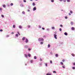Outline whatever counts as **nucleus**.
Masks as SVG:
<instances>
[{
  "label": "nucleus",
  "mask_w": 75,
  "mask_h": 75,
  "mask_svg": "<svg viewBox=\"0 0 75 75\" xmlns=\"http://www.w3.org/2000/svg\"><path fill=\"white\" fill-rule=\"evenodd\" d=\"M62 62H65V60H64V59H63V60H62Z\"/></svg>",
  "instance_id": "38"
},
{
  "label": "nucleus",
  "mask_w": 75,
  "mask_h": 75,
  "mask_svg": "<svg viewBox=\"0 0 75 75\" xmlns=\"http://www.w3.org/2000/svg\"><path fill=\"white\" fill-rule=\"evenodd\" d=\"M34 59H37V57L36 56L34 57Z\"/></svg>",
  "instance_id": "19"
},
{
  "label": "nucleus",
  "mask_w": 75,
  "mask_h": 75,
  "mask_svg": "<svg viewBox=\"0 0 75 75\" xmlns=\"http://www.w3.org/2000/svg\"><path fill=\"white\" fill-rule=\"evenodd\" d=\"M64 34V35H68V34L67 33H65Z\"/></svg>",
  "instance_id": "8"
},
{
  "label": "nucleus",
  "mask_w": 75,
  "mask_h": 75,
  "mask_svg": "<svg viewBox=\"0 0 75 75\" xmlns=\"http://www.w3.org/2000/svg\"><path fill=\"white\" fill-rule=\"evenodd\" d=\"M45 65H46V67H47V64H45Z\"/></svg>",
  "instance_id": "53"
},
{
  "label": "nucleus",
  "mask_w": 75,
  "mask_h": 75,
  "mask_svg": "<svg viewBox=\"0 0 75 75\" xmlns=\"http://www.w3.org/2000/svg\"><path fill=\"white\" fill-rule=\"evenodd\" d=\"M1 17H3V18H4V15H2Z\"/></svg>",
  "instance_id": "32"
},
{
  "label": "nucleus",
  "mask_w": 75,
  "mask_h": 75,
  "mask_svg": "<svg viewBox=\"0 0 75 75\" xmlns=\"http://www.w3.org/2000/svg\"><path fill=\"white\" fill-rule=\"evenodd\" d=\"M6 37H9V35H7L6 36Z\"/></svg>",
  "instance_id": "47"
},
{
  "label": "nucleus",
  "mask_w": 75,
  "mask_h": 75,
  "mask_svg": "<svg viewBox=\"0 0 75 75\" xmlns=\"http://www.w3.org/2000/svg\"><path fill=\"white\" fill-rule=\"evenodd\" d=\"M16 37H18V35L17 34H16Z\"/></svg>",
  "instance_id": "23"
},
{
  "label": "nucleus",
  "mask_w": 75,
  "mask_h": 75,
  "mask_svg": "<svg viewBox=\"0 0 75 75\" xmlns=\"http://www.w3.org/2000/svg\"><path fill=\"white\" fill-rule=\"evenodd\" d=\"M50 64H52V60L50 61Z\"/></svg>",
  "instance_id": "29"
},
{
  "label": "nucleus",
  "mask_w": 75,
  "mask_h": 75,
  "mask_svg": "<svg viewBox=\"0 0 75 75\" xmlns=\"http://www.w3.org/2000/svg\"><path fill=\"white\" fill-rule=\"evenodd\" d=\"M51 47V45H50V44H48V48H50Z\"/></svg>",
  "instance_id": "12"
},
{
  "label": "nucleus",
  "mask_w": 75,
  "mask_h": 75,
  "mask_svg": "<svg viewBox=\"0 0 75 75\" xmlns=\"http://www.w3.org/2000/svg\"><path fill=\"white\" fill-rule=\"evenodd\" d=\"M71 30H75V28L74 27H72L71 28Z\"/></svg>",
  "instance_id": "5"
},
{
  "label": "nucleus",
  "mask_w": 75,
  "mask_h": 75,
  "mask_svg": "<svg viewBox=\"0 0 75 75\" xmlns=\"http://www.w3.org/2000/svg\"><path fill=\"white\" fill-rule=\"evenodd\" d=\"M70 13H71V14H72V13H73V12H72V11H70Z\"/></svg>",
  "instance_id": "25"
},
{
  "label": "nucleus",
  "mask_w": 75,
  "mask_h": 75,
  "mask_svg": "<svg viewBox=\"0 0 75 75\" xmlns=\"http://www.w3.org/2000/svg\"><path fill=\"white\" fill-rule=\"evenodd\" d=\"M20 6H21V7H23V4H21Z\"/></svg>",
  "instance_id": "24"
},
{
  "label": "nucleus",
  "mask_w": 75,
  "mask_h": 75,
  "mask_svg": "<svg viewBox=\"0 0 75 75\" xmlns=\"http://www.w3.org/2000/svg\"><path fill=\"white\" fill-rule=\"evenodd\" d=\"M28 56H29V57H31V54H28Z\"/></svg>",
  "instance_id": "9"
},
{
  "label": "nucleus",
  "mask_w": 75,
  "mask_h": 75,
  "mask_svg": "<svg viewBox=\"0 0 75 75\" xmlns=\"http://www.w3.org/2000/svg\"><path fill=\"white\" fill-rule=\"evenodd\" d=\"M28 11H30V10H28Z\"/></svg>",
  "instance_id": "56"
},
{
  "label": "nucleus",
  "mask_w": 75,
  "mask_h": 75,
  "mask_svg": "<svg viewBox=\"0 0 75 75\" xmlns=\"http://www.w3.org/2000/svg\"><path fill=\"white\" fill-rule=\"evenodd\" d=\"M33 6H34L35 5V3H34V2L33 3Z\"/></svg>",
  "instance_id": "13"
},
{
  "label": "nucleus",
  "mask_w": 75,
  "mask_h": 75,
  "mask_svg": "<svg viewBox=\"0 0 75 75\" xmlns=\"http://www.w3.org/2000/svg\"><path fill=\"white\" fill-rule=\"evenodd\" d=\"M42 30H45V28H42Z\"/></svg>",
  "instance_id": "49"
},
{
  "label": "nucleus",
  "mask_w": 75,
  "mask_h": 75,
  "mask_svg": "<svg viewBox=\"0 0 75 75\" xmlns=\"http://www.w3.org/2000/svg\"><path fill=\"white\" fill-rule=\"evenodd\" d=\"M58 54H56L55 55V56L56 57H58Z\"/></svg>",
  "instance_id": "15"
},
{
  "label": "nucleus",
  "mask_w": 75,
  "mask_h": 75,
  "mask_svg": "<svg viewBox=\"0 0 75 75\" xmlns=\"http://www.w3.org/2000/svg\"><path fill=\"white\" fill-rule=\"evenodd\" d=\"M25 57H26V58H27L28 56H27V54H25Z\"/></svg>",
  "instance_id": "11"
},
{
  "label": "nucleus",
  "mask_w": 75,
  "mask_h": 75,
  "mask_svg": "<svg viewBox=\"0 0 75 75\" xmlns=\"http://www.w3.org/2000/svg\"><path fill=\"white\" fill-rule=\"evenodd\" d=\"M62 67L63 68H65V67L64 66H62Z\"/></svg>",
  "instance_id": "50"
},
{
  "label": "nucleus",
  "mask_w": 75,
  "mask_h": 75,
  "mask_svg": "<svg viewBox=\"0 0 75 75\" xmlns=\"http://www.w3.org/2000/svg\"><path fill=\"white\" fill-rule=\"evenodd\" d=\"M23 1L25 3L26 2V0H23Z\"/></svg>",
  "instance_id": "40"
},
{
  "label": "nucleus",
  "mask_w": 75,
  "mask_h": 75,
  "mask_svg": "<svg viewBox=\"0 0 75 75\" xmlns=\"http://www.w3.org/2000/svg\"><path fill=\"white\" fill-rule=\"evenodd\" d=\"M14 33L13 32H12L11 33V34H14Z\"/></svg>",
  "instance_id": "41"
},
{
  "label": "nucleus",
  "mask_w": 75,
  "mask_h": 75,
  "mask_svg": "<svg viewBox=\"0 0 75 75\" xmlns=\"http://www.w3.org/2000/svg\"><path fill=\"white\" fill-rule=\"evenodd\" d=\"M60 64H61V65H63L64 64L63 63V62H60Z\"/></svg>",
  "instance_id": "16"
},
{
  "label": "nucleus",
  "mask_w": 75,
  "mask_h": 75,
  "mask_svg": "<svg viewBox=\"0 0 75 75\" xmlns=\"http://www.w3.org/2000/svg\"><path fill=\"white\" fill-rule=\"evenodd\" d=\"M52 30H54L55 29V28H54V27H52Z\"/></svg>",
  "instance_id": "20"
},
{
  "label": "nucleus",
  "mask_w": 75,
  "mask_h": 75,
  "mask_svg": "<svg viewBox=\"0 0 75 75\" xmlns=\"http://www.w3.org/2000/svg\"><path fill=\"white\" fill-rule=\"evenodd\" d=\"M69 16H71V13H69Z\"/></svg>",
  "instance_id": "46"
},
{
  "label": "nucleus",
  "mask_w": 75,
  "mask_h": 75,
  "mask_svg": "<svg viewBox=\"0 0 75 75\" xmlns=\"http://www.w3.org/2000/svg\"><path fill=\"white\" fill-rule=\"evenodd\" d=\"M19 28H22V26H19Z\"/></svg>",
  "instance_id": "18"
},
{
  "label": "nucleus",
  "mask_w": 75,
  "mask_h": 75,
  "mask_svg": "<svg viewBox=\"0 0 75 75\" xmlns=\"http://www.w3.org/2000/svg\"><path fill=\"white\" fill-rule=\"evenodd\" d=\"M25 37H23L22 38V40L23 41H24V40H25Z\"/></svg>",
  "instance_id": "6"
},
{
  "label": "nucleus",
  "mask_w": 75,
  "mask_h": 75,
  "mask_svg": "<svg viewBox=\"0 0 75 75\" xmlns=\"http://www.w3.org/2000/svg\"><path fill=\"white\" fill-rule=\"evenodd\" d=\"M17 33L19 35H20V33L18 32H17Z\"/></svg>",
  "instance_id": "22"
},
{
  "label": "nucleus",
  "mask_w": 75,
  "mask_h": 75,
  "mask_svg": "<svg viewBox=\"0 0 75 75\" xmlns=\"http://www.w3.org/2000/svg\"><path fill=\"white\" fill-rule=\"evenodd\" d=\"M40 44H43V42H40Z\"/></svg>",
  "instance_id": "37"
},
{
  "label": "nucleus",
  "mask_w": 75,
  "mask_h": 75,
  "mask_svg": "<svg viewBox=\"0 0 75 75\" xmlns=\"http://www.w3.org/2000/svg\"><path fill=\"white\" fill-rule=\"evenodd\" d=\"M33 62V60H30V62H31V63H32Z\"/></svg>",
  "instance_id": "31"
},
{
  "label": "nucleus",
  "mask_w": 75,
  "mask_h": 75,
  "mask_svg": "<svg viewBox=\"0 0 75 75\" xmlns=\"http://www.w3.org/2000/svg\"><path fill=\"white\" fill-rule=\"evenodd\" d=\"M71 55H72V56H73V57H75V54H71Z\"/></svg>",
  "instance_id": "14"
},
{
  "label": "nucleus",
  "mask_w": 75,
  "mask_h": 75,
  "mask_svg": "<svg viewBox=\"0 0 75 75\" xmlns=\"http://www.w3.org/2000/svg\"><path fill=\"white\" fill-rule=\"evenodd\" d=\"M54 38L55 39H57V35L56 34H54Z\"/></svg>",
  "instance_id": "2"
},
{
  "label": "nucleus",
  "mask_w": 75,
  "mask_h": 75,
  "mask_svg": "<svg viewBox=\"0 0 75 75\" xmlns=\"http://www.w3.org/2000/svg\"><path fill=\"white\" fill-rule=\"evenodd\" d=\"M64 2H66V0H64Z\"/></svg>",
  "instance_id": "48"
},
{
  "label": "nucleus",
  "mask_w": 75,
  "mask_h": 75,
  "mask_svg": "<svg viewBox=\"0 0 75 75\" xmlns=\"http://www.w3.org/2000/svg\"><path fill=\"white\" fill-rule=\"evenodd\" d=\"M3 7H4V8H6V5H3Z\"/></svg>",
  "instance_id": "17"
},
{
  "label": "nucleus",
  "mask_w": 75,
  "mask_h": 75,
  "mask_svg": "<svg viewBox=\"0 0 75 75\" xmlns=\"http://www.w3.org/2000/svg\"><path fill=\"white\" fill-rule=\"evenodd\" d=\"M53 73H55L56 74V73H57V72H56V71H53Z\"/></svg>",
  "instance_id": "34"
},
{
  "label": "nucleus",
  "mask_w": 75,
  "mask_h": 75,
  "mask_svg": "<svg viewBox=\"0 0 75 75\" xmlns=\"http://www.w3.org/2000/svg\"><path fill=\"white\" fill-rule=\"evenodd\" d=\"M16 26H15V25H14L13 26V28H15Z\"/></svg>",
  "instance_id": "33"
},
{
  "label": "nucleus",
  "mask_w": 75,
  "mask_h": 75,
  "mask_svg": "<svg viewBox=\"0 0 75 75\" xmlns=\"http://www.w3.org/2000/svg\"><path fill=\"white\" fill-rule=\"evenodd\" d=\"M60 27H62V25H60Z\"/></svg>",
  "instance_id": "45"
},
{
  "label": "nucleus",
  "mask_w": 75,
  "mask_h": 75,
  "mask_svg": "<svg viewBox=\"0 0 75 75\" xmlns=\"http://www.w3.org/2000/svg\"><path fill=\"white\" fill-rule=\"evenodd\" d=\"M10 5L11 6H13V3H11L10 4Z\"/></svg>",
  "instance_id": "21"
},
{
  "label": "nucleus",
  "mask_w": 75,
  "mask_h": 75,
  "mask_svg": "<svg viewBox=\"0 0 75 75\" xmlns=\"http://www.w3.org/2000/svg\"><path fill=\"white\" fill-rule=\"evenodd\" d=\"M45 37V36H44L43 37Z\"/></svg>",
  "instance_id": "57"
},
{
  "label": "nucleus",
  "mask_w": 75,
  "mask_h": 75,
  "mask_svg": "<svg viewBox=\"0 0 75 75\" xmlns=\"http://www.w3.org/2000/svg\"><path fill=\"white\" fill-rule=\"evenodd\" d=\"M46 75H51V73H47Z\"/></svg>",
  "instance_id": "10"
},
{
  "label": "nucleus",
  "mask_w": 75,
  "mask_h": 75,
  "mask_svg": "<svg viewBox=\"0 0 75 75\" xmlns=\"http://www.w3.org/2000/svg\"><path fill=\"white\" fill-rule=\"evenodd\" d=\"M67 16L65 17V18L66 19H67Z\"/></svg>",
  "instance_id": "42"
},
{
  "label": "nucleus",
  "mask_w": 75,
  "mask_h": 75,
  "mask_svg": "<svg viewBox=\"0 0 75 75\" xmlns=\"http://www.w3.org/2000/svg\"><path fill=\"white\" fill-rule=\"evenodd\" d=\"M51 2H53L54 1V0H51Z\"/></svg>",
  "instance_id": "36"
},
{
  "label": "nucleus",
  "mask_w": 75,
  "mask_h": 75,
  "mask_svg": "<svg viewBox=\"0 0 75 75\" xmlns=\"http://www.w3.org/2000/svg\"><path fill=\"white\" fill-rule=\"evenodd\" d=\"M28 42V40L27 39H26L25 42H26V43H27Z\"/></svg>",
  "instance_id": "4"
},
{
  "label": "nucleus",
  "mask_w": 75,
  "mask_h": 75,
  "mask_svg": "<svg viewBox=\"0 0 75 75\" xmlns=\"http://www.w3.org/2000/svg\"><path fill=\"white\" fill-rule=\"evenodd\" d=\"M71 25H74V23H73V22H71Z\"/></svg>",
  "instance_id": "7"
},
{
  "label": "nucleus",
  "mask_w": 75,
  "mask_h": 75,
  "mask_svg": "<svg viewBox=\"0 0 75 75\" xmlns=\"http://www.w3.org/2000/svg\"><path fill=\"white\" fill-rule=\"evenodd\" d=\"M36 0V1H37L38 0Z\"/></svg>",
  "instance_id": "59"
},
{
  "label": "nucleus",
  "mask_w": 75,
  "mask_h": 75,
  "mask_svg": "<svg viewBox=\"0 0 75 75\" xmlns=\"http://www.w3.org/2000/svg\"><path fill=\"white\" fill-rule=\"evenodd\" d=\"M73 65H75V63H73Z\"/></svg>",
  "instance_id": "54"
},
{
  "label": "nucleus",
  "mask_w": 75,
  "mask_h": 75,
  "mask_svg": "<svg viewBox=\"0 0 75 75\" xmlns=\"http://www.w3.org/2000/svg\"><path fill=\"white\" fill-rule=\"evenodd\" d=\"M0 10H2V8H0Z\"/></svg>",
  "instance_id": "51"
},
{
  "label": "nucleus",
  "mask_w": 75,
  "mask_h": 75,
  "mask_svg": "<svg viewBox=\"0 0 75 75\" xmlns=\"http://www.w3.org/2000/svg\"><path fill=\"white\" fill-rule=\"evenodd\" d=\"M72 68L73 69H75V67H72Z\"/></svg>",
  "instance_id": "27"
},
{
  "label": "nucleus",
  "mask_w": 75,
  "mask_h": 75,
  "mask_svg": "<svg viewBox=\"0 0 75 75\" xmlns=\"http://www.w3.org/2000/svg\"><path fill=\"white\" fill-rule=\"evenodd\" d=\"M38 41H44V39H41V38H39L38 39Z\"/></svg>",
  "instance_id": "1"
},
{
  "label": "nucleus",
  "mask_w": 75,
  "mask_h": 75,
  "mask_svg": "<svg viewBox=\"0 0 75 75\" xmlns=\"http://www.w3.org/2000/svg\"><path fill=\"white\" fill-rule=\"evenodd\" d=\"M59 30L60 31H62V29L61 28L59 29Z\"/></svg>",
  "instance_id": "26"
},
{
  "label": "nucleus",
  "mask_w": 75,
  "mask_h": 75,
  "mask_svg": "<svg viewBox=\"0 0 75 75\" xmlns=\"http://www.w3.org/2000/svg\"><path fill=\"white\" fill-rule=\"evenodd\" d=\"M28 28H30V26L28 25Z\"/></svg>",
  "instance_id": "43"
},
{
  "label": "nucleus",
  "mask_w": 75,
  "mask_h": 75,
  "mask_svg": "<svg viewBox=\"0 0 75 75\" xmlns=\"http://www.w3.org/2000/svg\"><path fill=\"white\" fill-rule=\"evenodd\" d=\"M37 9V8H36L35 7L33 9V10L34 11H35V10H36Z\"/></svg>",
  "instance_id": "3"
},
{
  "label": "nucleus",
  "mask_w": 75,
  "mask_h": 75,
  "mask_svg": "<svg viewBox=\"0 0 75 75\" xmlns=\"http://www.w3.org/2000/svg\"><path fill=\"white\" fill-rule=\"evenodd\" d=\"M41 26H39V28H41Z\"/></svg>",
  "instance_id": "52"
},
{
  "label": "nucleus",
  "mask_w": 75,
  "mask_h": 75,
  "mask_svg": "<svg viewBox=\"0 0 75 75\" xmlns=\"http://www.w3.org/2000/svg\"><path fill=\"white\" fill-rule=\"evenodd\" d=\"M67 2H69L70 1V0H67Z\"/></svg>",
  "instance_id": "35"
},
{
  "label": "nucleus",
  "mask_w": 75,
  "mask_h": 75,
  "mask_svg": "<svg viewBox=\"0 0 75 75\" xmlns=\"http://www.w3.org/2000/svg\"><path fill=\"white\" fill-rule=\"evenodd\" d=\"M0 31L1 32L2 31H3V30H2V29H1V30H0Z\"/></svg>",
  "instance_id": "44"
},
{
  "label": "nucleus",
  "mask_w": 75,
  "mask_h": 75,
  "mask_svg": "<svg viewBox=\"0 0 75 75\" xmlns=\"http://www.w3.org/2000/svg\"><path fill=\"white\" fill-rule=\"evenodd\" d=\"M28 51H31V49H30V48H29L28 49Z\"/></svg>",
  "instance_id": "39"
},
{
  "label": "nucleus",
  "mask_w": 75,
  "mask_h": 75,
  "mask_svg": "<svg viewBox=\"0 0 75 75\" xmlns=\"http://www.w3.org/2000/svg\"><path fill=\"white\" fill-rule=\"evenodd\" d=\"M22 13L23 14H25V12H24V11H23L22 12Z\"/></svg>",
  "instance_id": "28"
},
{
  "label": "nucleus",
  "mask_w": 75,
  "mask_h": 75,
  "mask_svg": "<svg viewBox=\"0 0 75 75\" xmlns=\"http://www.w3.org/2000/svg\"><path fill=\"white\" fill-rule=\"evenodd\" d=\"M40 61H42V59L40 58Z\"/></svg>",
  "instance_id": "30"
},
{
  "label": "nucleus",
  "mask_w": 75,
  "mask_h": 75,
  "mask_svg": "<svg viewBox=\"0 0 75 75\" xmlns=\"http://www.w3.org/2000/svg\"><path fill=\"white\" fill-rule=\"evenodd\" d=\"M63 0H59L60 1H62Z\"/></svg>",
  "instance_id": "55"
},
{
  "label": "nucleus",
  "mask_w": 75,
  "mask_h": 75,
  "mask_svg": "<svg viewBox=\"0 0 75 75\" xmlns=\"http://www.w3.org/2000/svg\"><path fill=\"white\" fill-rule=\"evenodd\" d=\"M30 0V1H32V0Z\"/></svg>",
  "instance_id": "58"
}]
</instances>
